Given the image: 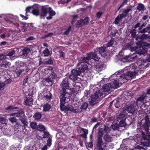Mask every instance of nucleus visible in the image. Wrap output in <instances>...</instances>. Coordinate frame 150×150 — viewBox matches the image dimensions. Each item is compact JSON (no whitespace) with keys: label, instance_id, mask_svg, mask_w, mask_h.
<instances>
[{"label":"nucleus","instance_id":"c756f323","mask_svg":"<svg viewBox=\"0 0 150 150\" xmlns=\"http://www.w3.org/2000/svg\"><path fill=\"white\" fill-rule=\"evenodd\" d=\"M141 32L142 33H145L147 32L150 33V24H148V26L144 28Z\"/></svg>","mask_w":150,"mask_h":150},{"label":"nucleus","instance_id":"6ab92c4d","mask_svg":"<svg viewBox=\"0 0 150 150\" xmlns=\"http://www.w3.org/2000/svg\"><path fill=\"white\" fill-rule=\"evenodd\" d=\"M77 68L81 71V72H83L85 70L88 69L87 65L83 63H80L78 64Z\"/></svg>","mask_w":150,"mask_h":150},{"label":"nucleus","instance_id":"473e14b6","mask_svg":"<svg viewBox=\"0 0 150 150\" xmlns=\"http://www.w3.org/2000/svg\"><path fill=\"white\" fill-rule=\"evenodd\" d=\"M90 59L87 57H81L80 61H81L80 63H83L86 64V63H87L89 62Z\"/></svg>","mask_w":150,"mask_h":150},{"label":"nucleus","instance_id":"bb28decb","mask_svg":"<svg viewBox=\"0 0 150 150\" xmlns=\"http://www.w3.org/2000/svg\"><path fill=\"white\" fill-rule=\"evenodd\" d=\"M52 106L50 104L47 103L43 105V111L45 112L49 111L51 108Z\"/></svg>","mask_w":150,"mask_h":150},{"label":"nucleus","instance_id":"1a4fd4ad","mask_svg":"<svg viewBox=\"0 0 150 150\" xmlns=\"http://www.w3.org/2000/svg\"><path fill=\"white\" fill-rule=\"evenodd\" d=\"M137 56L135 54H129L128 56L122 57L120 59V60L122 62H126L127 61L133 62L135 61L137 58Z\"/></svg>","mask_w":150,"mask_h":150},{"label":"nucleus","instance_id":"aec40b11","mask_svg":"<svg viewBox=\"0 0 150 150\" xmlns=\"http://www.w3.org/2000/svg\"><path fill=\"white\" fill-rule=\"evenodd\" d=\"M146 97L145 94H143L141 95L137 99L136 102H134L137 104V106H139L142 105V104H143L144 103V101L145 98Z\"/></svg>","mask_w":150,"mask_h":150},{"label":"nucleus","instance_id":"5fc2aeb1","mask_svg":"<svg viewBox=\"0 0 150 150\" xmlns=\"http://www.w3.org/2000/svg\"><path fill=\"white\" fill-rule=\"evenodd\" d=\"M71 26H70L67 29V30L65 31L64 33V34L65 35H67L69 34L70 30L71 29Z\"/></svg>","mask_w":150,"mask_h":150},{"label":"nucleus","instance_id":"3c124183","mask_svg":"<svg viewBox=\"0 0 150 150\" xmlns=\"http://www.w3.org/2000/svg\"><path fill=\"white\" fill-rule=\"evenodd\" d=\"M112 128L114 130L118 129L119 128V126L117 123H115L111 126Z\"/></svg>","mask_w":150,"mask_h":150},{"label":"nucleus","instance_id":"f257e3e1","mask_svg":"<svg viewBox=\"0 0 150 150\" xmlns=\"http://www.w3.org/2000/svg\"><path fill=\"white\" fill-rule=\"evenodd\" d=\"M112 89L110 83L104 84L102 87V89H100L97 87H95L93 89V94H91L90 90H86L84 93V97L88 100L91 105L93 106L96 103V101L103 95L102 90L103 91L108 92Z\"/></svg>","mask_w":150,"mask_h":150},{"label":"nucleus","instance_id":"dca6fc26","mask_svg":"<svg viewBox=\"0 0 150 150\" xmlns=\"http://www.w3.org/2000/svg\"><path fill=\"white\" fill-rule=\"evenodd\" d=\"M145 122L142 125V127L144 129H146L147 130H149V127L150 125V120L149 118L148 115H146L145 118Z\"/></svg>","mask_w":150,"mask_h":150},{"label":"nucleus","instance_id":"0eeeda50","mask_svg":"<svg viewBox=\"0 0 150 150\" xmlns=\"http://www.w3.org/2000/svg\"><path fill=\"white\" fill-rule=\"evenodd\" d=\"M135 76V72L128 71L127 74H123L120 76L119 81L121 83H125L127 81V76H130L131 77H134Z\"/></svg>","mask_w":150,"mask_h":150},{"label":"nucleus","instance_id":"4468645a","mask_svg":"<svg viewBox=\"0 0 150 150\" xmlns=\"http://www.w3.org/2000/svg\"><path fill=\"white\" fill-rule=\"evenodd\" d=\"M57 77V73L54 70L51 72L50 75L48 77L45 79V81L49 83L52 82L53 80Z\"/></svg>","mask_w":150,"mask_h":150},{"label":"nucleus","instance_id":"2f4dec72","mask_svg":"<svg viewBox=\"0 0 150 150\" xmlns=\"http://www.w3.org/2000/svg\"><path fill=\"white\" fill-rule=\"evenodd\" d=\"M90 141L88 144V146L89 147L92 148L93 144V137L91 135L90 136Z\"/></svg>","mask_w":150,"mask_h":150},{"label":"nucleus","instance_id":"58836bf2","mask_svg":"<svg viewBox=\"0 0 150 150\" xmlns=\"http://www.w3.org/2000/svg\"><path fill=\"white\" fill-rule=\"evenodd\" d=\"M32 13L33 15L36 16H38L40 15L38 9L37 8H34L32 10Z\"/></svg>","mask_w":150,"mask_h":150},{"label":"nucleus","instance_id":"e433bc0d","mask_svg":"<svg viewBox=\"0 0 150 150\" xmlns=\"http://www.w3.org/2000/svg\"><path fill=\"white\" fill-rule=\"evenodd\" d=\"M37 123L35 122H31L30 124V126L31 128L33 129H36L37 127Z\"/></svg>","mask_w":150,"mask_h":150},{"label":"nucleus","instance_id":"a211bd4d","mask_svg":"<svg viewBox=\"0 0 150 150\" xmlns=\"http://www.w3.org/2000/svg\"><path fill=\"white\" fill-rule=\"evenodd\" d=\"M28 96L24 100L23 104L25 105L30 106L33 103V97L31 95L28 94Z\"/></svg>","mask_w":150,"mask_h":150},{"label":"nucleus","instance_id":"f3484780","mask_svg":"<svg viewBox=\"0 0 150 150\" xmlns=\"http://www.w3.org/2000/svg\"><path fill=\"white\" fill-rule=\"evenodd\" d=\"M19 120L21 121L22 124L23 125H21L19 124V126L20 127L21 126L23 130L24 129L26 131L27 130L26 128H28V122L27 121V119L25 118H22L21 119H19ZM23 132L24 131H23Z\"/></svg>","mask_w":150,"mask_h":150},{"label":"nucleus","instance_id":"4c0bfd02","mask_svg":"<svg viewBox=\"0 0 150 150\" xmlns=\"http://www.w3.org/2000/svg\"><path fill=\"white\" fill-rule=\"evenodd\" d=\"M114 39L112 38L106 44V46L107 47H111L113 44L114 42Z\"/></svg>","mask_w":150,"mask_h":150},{"label":"nucleus","instance_id":"0e129e2a","mask_svg":"<svg viewBox=\"0 0 150 150\" xmlns=\"http://www.w3.org/2000/svg\"><path fill=\"white\" fill-rule=\"evenodd\" d=\"M46 69L47 70L51 71V72H52V71L54 70H53V67H52L50 66H47L46 68Z\"/></svg>","mask_w":150,"mask_h":150},{"label":"nucleus","instance_id":"79ce46f5","mask_svg":"<svg viewBox=\"0 0 150 150\" xmlns=\"http://www.w3.org/2000/svg\"><path fill=\"white\" fill-rule=\"evenodd\" d=\"M42 53L45 56L47 57L50 55V52L48 49H47L43 50Z\"/></svg>","mask_w":150,"mask_h":150},{"label":"nucleus","instance_id":"b1692460","mask_svg":"<svg viewBox=\"0 0 150 150\" xmlns=\"http://www.w3.org/2000/svg\"><path fill=\"white\" fill-rule=\"evenodd\" d=\"M22 55L21 56H23L22 57L26 58L27 55H28L30 52V50L29 48L27 47H25L22 50Z\"/></svg>","mask_w":150,"mask_h":150},{"label":"nucleus","instance_id":"7ed1b4c3","mask_svg":"<svg viewBox=\"0 0 150 150\" xmlns=\"http://www.w3.org/2000/svg\"><path fill=\"white\" fill-rule=\"evenodd\" d=\"M69 83L68 79L65 78L63 79L60 85L61 90L59 91V98L60 99L67 98L70 96V94L68 90L69 89Z\"/></svg>","mask_w":150,"mask_h":150},{"label":"nucleus","instance_id":"69168bd1","mask_svg":"<svg viewBox=\"0 0 150 150\" xmlns=\"http://www.w3.org/2000/svg\"><path fill=\"white\" fill-rule=\"evenodd\" d=\"M97 120V119L95 117H94L92 118V119H91L90 122L91 123L95 122H96Z\"/></svg>","mask_w":150,"mask_h":150},{"label":"nucleus","instance_id":"6e6d98bb","mask_svg":"<svg viewBox=\"0 0 150 150\" xmlns=\"http://www.w3.org/2000/svg\"><path fill=\"white\" fill-rule=\"evenodd\" d=\"M120 18L119 16H117L115 18L114 23L115 24H117L119 23L120 21Z\"/></svg>","mask_w":150,"mask_h":150},{"label":"nucleus","instance_id":"393cba45","mask_svg":"<svg viewBox=\"0 0 150 150\" xmlns=\"http://www.w3.org/2000/svg\"><path fill=\"white\" fill-rule=\"evenodd\" d=\"M21 30L24 32L28 29V25L27 23H23L20 22Z\"/></svg>","mask_w":150,"mask_h":150},{"label":"nucleus","instance_id":"f8f14e48","mask_svg":"<svg viewBox=\"0 0 150 150\" xmlns=\"http://www.w3.org/2000/svg\"><path fill=\"white\" fill-rule=\"evenodd\" d=\"M0 70L1 71H4L5 68H9L11 65L10 63L5 59L0 60Z\"/></svg>","mask_w":150,"mask_h":150},{"label":"nucleus","instance_id":"052dcab7","mask_svg":"<svg viewBox=\"0 0 150 150\" xmlns=\"http://www.w3.org/2000/svg\"><path fill=\"white\" fill-rule=\"evenodd\" d=\"M28 25V29H31L33 28V24L32 23H27Z\"/></svg>","mask_w":150,"mask_h":150},{"label":"nucleus","instance_id":"13d9d810","mask_svg":"<svg viewBox=\"0 0 150 150\" xmlns=\"http://www.w3.org/2000/svg\"><path fill=\"white\" fill-rule=\"evenodd\" d=\"M130 33L131 34V37L133 39H134L136 38L137 36V32H130Z\"/></svg>","mask_w":150,"mask_h":150},{"label":"nucleus","instance_id":"ea45409f","mask_svg":"<svg viewBox=\"0 0 150 150\" xmlns=\"http://www.w3.org/2000/svg\"><path fill=\"white\" fill-rule=\"evenodd\" d=\"M15 51L13 50L10 51H7L5 52L6 55L8 56H11L15 53Z\"/></svg>","mask_w":150,"mask_h":150},{"label":"nucleus","instance_id":"37998d69","mask_svg":"<svg viewBox=\"0 0 150 150\" xmlns=\"http://www.w3.org/2000/svg\"><path fill=\"white\" fill-rule=\"evenodd\" d=\"M50 136V134L49 132L45 131L43 132V134L42 135L43 138H49Z\"/></svg>","mask_w":150,"mask_h":150},{"label":"nucleus","instance_id":"4d7b16f0","mask_svg":"<svg viewBox=\"0 0 150 150\" xmlns=\"http://www.w3.org/2000/svg\"><path fill=\"white\" fill-rule=\"evenodd\" d=\"M115 106L116 108H119L120 107L121 105L120 104V101L119 100H116V101L115 104Z\"/></svg>","mask_w":150,"mask_h":150},{"label":"nucleus","instance_id":"5701e85b","mask_svg":"<svg viewBox=\"0 0 150 150\" xmlns=\"http://www.w3.org/2000/svg\"><path fill=\"white\" fill-rule=\"evenodd\" d=\"M106 65L104 63L102 62L100 64H98L96 66L95 68L97 71H100L105 69Z\"/></svg>","mask_w":150,"mask_h":150},{"label":"nucleus","instance_id":"423d86ee","mask_svg":"<svg viewBox=\"0 0 150 150\" xmlns=\"http://www.w3.org/2000/svg\"><path fill=\"white\" fill-rule=\"evenodd\" d=\"M145 133L143 131L142 132V137L144 140V142H142V144L144 146L149 147L150 146V132L149 130L144 129Z\"/></svg>","mask_w":150,"mask_h":150},{"label":"nucleus","instance_id":"8fccbe9b","mask_svg":"<svg viewBox=\"0 0 150 150\" xmlns=\"http://www.w3.org/2000/svg\"><path fill=\"white\" fill-rule=\"evenodd\" d=\"M83 20L84 25L87 24L90 21V19L88 17H86L84 18Z\"/></svg>","mask_w":150,"mask_h":150},{"label":"nucleus","instance_id":"ddd939ff","mask_svg":"<svg viewBox=\"0 0 150 150\" xmlns=\"http://www.w3.org/2000/svg\"><path fill=\"white\" fill-rule=\"evenodd\" d=\"M79 107L76 108L80 111L79 112H81L82 111L86 110L88 107V104L86 102L83 101L82 100L79 102Z\"/></svg>","mask_w":150,"mask_h":150},{"label":"nucleus","instance_id":"49530a36","mask_svg":"<svg viewBox=\"0 0 150 150\" xmlns=\"http://www.w3.org/2000/svg\"><path fill=\"white\" fill-rule=\"evenodd\" d=\"M52 137H49L47 140V146L50 147L52 144Z\"/></svg>","mask_w":150,"mask_h":150},{"label":"nucleus","instance_id":"c03bdc74","mask_svg":"<svg viewBox=\"0 0 150 150\" xmlns=\"http://www.w3.org/2000/svg\"><path fill=\"white\" fill-rule=\"evenodd\" d=\"M139 48L137 46V47H130V50L131 51H136L135 52L136 53H134L133 54H135L136 55V54H138V53H137L136 52V51L138 50H139Z\"/></svg>","mask_w":150,"mask_h":150},{"label":"nucleus","instance_id":"de8ad7c7","mask_svg":"<svg viewBox=\"0 0 150 150\" xmlns=\"http://www.w3.org/2000/svg\"><path fill=\"white\" fill-rule=\"evenodd\" d=\"M52 94L50 93V95H46L44 96V98L47 100H50L52 99Z\"/></svg>","mask_w":150,"mask_h":150},{"label":"nucleus","instance_id":"a878e982","mask_svg":"<svg viewBox=\"0 0 150 150\" xmlns=\"http://www.w3.org/2000/svg\"><path fill=\"white\" fill-rule=\"evenodd\" d=\"M49 16L46 18L47 20H50L52 18V17L55 16L56 14V13L53 10H49L48 11Z\"/></svg>","mask_w":150,"mask_h":150},{"label":"nucleus","instance_id":"412c9836","mask_svg":"<svg viewBox=\"0 0 150 150\" xmlns=\"http://www.w3.org/2000/svg\"><path fill=\"white\" fill-rule=\"evenodd\" d=\"M119 78L118 79V81L117 82L116 80L113 79L110 83V86H111L112 88L116 89L119 87V83L122 84L119 81Z\"/></svg>","mask_w":150,"mask_h":150},{"label":"nucleus","instance_id":"20e7f679","mask_svg":"<svg viewBox=\"0 0 150 150\" xmlns=\"http://www.w3.org/2000/svg\"><path fill=\"white\" fill-rule=\"evenodd\" d=\"M66 98L60 99L59 107L61 111H71L75 113L79 112L80 111L76 108L74 109V107L72 105L68 104L66 106L65 105Z\"/></svg>","mask_w":150,"mask_h":150},{"label":"nucleus","instance_id":"774afa93","mask_svg":"<svg viewBox=\"0 0 150 150\" xmlns=\"http://www.w3.org/2000/svg\"><path fill=\"white\" fill-rule=\"evenodd\" d=\"M5 86V84L4 83H0V90H2L4 89Z\"/></svg>","mask_w":150,"mask_h":150},{"label":"nucleus","instance_id":"a19ab883","mask_svg":"<svg viewBox=\"0 0 150 150\" xmlns=\"http://www.w3.org/2000/svg\"><path fill=\"white\" fill-rule=\"evenodd\" d=\"M45 127L43 125H39L38 130L39 131L44 132L45 131Z\"/></svg>","mask_w":150,"mask_h":150},{"label":"nucleus","instance_id":"338daca9","mask_svg":"<svg viewBox=\"0 0 150 150\" xmlns=\"http://www.w3.org/2000/svg\"><path fill=\"white\" fill-rule=\"evenodd\" d=\"M102 14L103 13L102 11H99L98 12L96 13L97 17L98 18H100L101 17Z\"/></svg>","mask_w":150,"mask_h":150},{"label":"nucleus","instance_id":"6e6552de","mask_svg":"<svg viewBox=\"0 0 150 150\" xmlns=\"http://www.w3.org/2000/svg\"><path fill=\"white\" fill-rule=\"evenodd\" d=\"M126 118V115L123 113H120L117 117V120L119 122V126L121 127H125L127 125L125 121Z\"/></svg>","mask_w":150,"mask_h":150},{"label":"nucleus","instance_id":"09e8293b","mask_svg":"<svg viewBox=\"0 0 150 150\" xmlns=\"http://www.w3.org/2000/svg\"><path fill=\"white\" fill-rule=\"evenodd\" d=\"M6 56L5 53L3 54H0V60H3L4 59L6 60L7 58Z\"/></svg>","mask_w":150,"mask_h":150},{"label":"nucleus","instance_id":"39448f33","mask_svg":"<svg viewBox=\"0 0 150 150\" xmlns=\"http://www.w3.org/2000/svg\"><path fill=\"white\" fill-rule=\"evenodd\" d=\"M103 134V131L101 129H98V135L97 136V139L96 143V146L97 150H103L104 147L102 146L103 142L102 137Z\"/></svg>","mask_w":150,"mask_h":150},{"label":"nucleus","instance_id":"9b49d317","mask_svg":"<svg viewBox=\"0 0 150 150\" xmlns=\"http://www.w3.org/2000/svg\"><path fill=\"white\" fill-rule=\"evenodd\" d=\"M71 74L69 75V78L73 80H77V76H79L81 72L79 69H73L71 71Z\"/></svg>","mask_w":150,"mask_h":150},{"label":"nucleus","instance_id":"f03ea898","mask_svg":"<svg viewBox=\"0 0 150 150\" xmlns=\"http://www.w3.org/2000/svg\"><path fill=\"white\" fill-rule=\"evenodd\" d=\"M141 35L142 41H139L136 43V44L139 48V49L136 51V52L140 56L144 55L146 54L147 52L148 47H150V45L146 42H143V41L147 39L150 38V36L147 34L142 33Z\"/></svg>","mask_w":150,"mask_h":150},{"label":"nucleus","instance_id":"72a5a7b5","mask_svg":"<svg viewBox=\"0 0 150 150\" xmlns=\"http://www.w3.org/2000/svg\"><path fill=\"white\" fill-rule=\"evenodd\" d=\"M42 116V114L39 112H37L36 113L34 114L33 116V117H34L35 120H40Z\"/></svg>","mask_w":150,"mask_h":150},{"label":"nucleus","instance_id":"603ef678","mask_svg":"<svg viewBox=\"0 0 150 150\" xmlns=\"http://www.w3.org/2000/svg\"><path fill=\"white\" fill-rule=\"evenodd\" d=\"M95 54V53L92 52H90L89 53L87 54L88 57V58L90 59H93V58L94 55Z\"/></svg>","mask_w":150,"mask_h":150},{"label":"nucleus","instance_id":"864d4df0","mask_svg":"<svg viewBox=\"0 0 150 150\" xmlns=\"http://www.w3.org/2000/svg\"><path fill=\"white\" fill-rule=\"evenodd\" d=\"M44 93L43 92L39 94L38 96V98L40 100H41L44 98Z\"/></svg>","mask_w":150,"mask_h":150},{"label":"nucleus","instance_id":"cd10ccee","mask_svg":"<svg viewBox=\"0 0 150 150\" xmlns=\"http://www.w3.org/2000/svg\"><path fill=\"white\" fill-rule=\"evenodd\" d=\"M136 8L137 10H139V11H144L145 9V7L142 4H138Z\"/></svg>","mask_w":150,"mask_h":150},{"label":"nucleus","instance_id":"680f3d73","mask_svg":"<svg viewBox=\"0 0 150 150\" xmlns=\"http://www.w3.org/2000/svg\"><path fill=\"white\" fill-rule=\"evenodd\" d=\"M8 45V43L6 41H3L1 42L0 44V46H6L7 45Z\"/></svg>","mask_w":150,"mask_h":150},{"label":"nucleus","instance_id":"9d476101","mask_svg":"<svg viewBox=\"0 0 150 150\" xmlns=\"http://www.w3.org/2000/svg\"><path fill=\"white\" fill-rule=\"evenodd\" d=\"M51 8L49 7L48 5H45L41 6V12L40 13V19H44L46 16L49 10H50Z\"/></svg>","mask_w":150,"mask_h":150},{"label":"nucleus","instance_id":"7c9ffc66","mask_svg":"<svg viewBox=\"0 0 150 150\" xmlns=\"http://www.w3.org/2000/svg\"><path fill=\"white\" fill-rule=\"evenodd\" d=\"M34 8V7L33 6H28L25 9L26 16H27L29 15L28 14V13H32V10Z\"/></svg>","mask_w":150,"mask_h":150},{"label":"nucleus","instance_id":"2eb2a0df","mask_svg":"<svg viewBox=\"0 0 150 150\" xmlns=\"http://www.w3.org/2000/svg\"><path fill=\"white\" fill-rule=\"evenodd\" d=\"M138 107L137 104L134 102L133 105H131L127 107V110L129 113H133L137 111Z\"/></svg>","mask_w":150,"mask_h":150},{"label":"nucleus","instance_id":"f704fd0d","mask_svg":"<svg viewBox=\"0 0 150 150\" xmlns=\"http://www.w3.org/2000/svg\"><path fill=\"white\" fill-rule=\"evenodd\" d=\"M13 20H14L12 18H11L10 19H9L8 18H7V19H6V22L8 23H9V24L12 23L13 24L16 25L17 26V28H18V26H19V24L18 23H16V25L15 24V23H14V22H13Z\"/></svg>","mask_w":150,"mask_h":150},{"label":"nucleus","instance_id":"e2e57ef3","mask_svg":"<svg viewBox=\"0 0 150 150\" xmlns=\"http://www.w3.org/2000/svg\"><path fill=\"white\" fill-rule=\"evenodd\" d=\"M100 125V123L98 122L93 127V132H94L96 128L98 127V126Z\"/></svg>","mask_w":150,"mask_h":150},{"label":"nucleus","instance_id":"c9c22d12","mask_svg":"<svg viewBox=\"0 0 150 150\" xmlns=\"http://www.w3.org/2000/svg\"><path fill=\"white\" fill-rule=\"evenodd\" d=\"M104 138L106 142H111L112 140V138L107 134L105 135Z\"/></svg>","mask_w":150,"mask_h":150},{"label":"nucleus","instance_id":"4be33fe9","mask_svg":"<svg viewBox=\"0 0 150 150\" xmlns=\"http://www.w3.org/2000/svg\"><path fill=\"white\" fill-rule=\"evenodd\" d=\"M107 47H101L98 48V52L101 56L105 57L106 56V50Z\"/></svg>","mask_w":150,"mask_h":150},{"label":"nucleus","instance_id":"c85d7f7f","mask_svg":"<svg viewBox=\"0 0 150 150\" xmlns=\"http://www.w3.org/2000/svg\"><path fill=\"white\" fill-rule=\"evenodd\" d=\"M83 20L82 19H81L78 21L76 24V27L80 28L84 25L83 24Z\"/></svg>","mask_w":150,"mask_h":150},{"label":"nucleus","instance_id":"bf43d9fd","mask_svg":"<svg viewBox=\"0 0 150 150\" xmlns=\"http://www.w3.org/2000/svg\"><path fill=\"white\" fill-rule=\"evenodd\" d=\"M34 39V37L33 36H30L29 37L25 39V41H29L33 40Z\"/></svg>","mask_w":150,"mask_h":150},{"label":"nucleus","instance_id":"a18cd8bd","mask_svg":"<svg viewBox=\"0 0 150 150\" xmlns=\"http://www.w3.org/2000/svg\"><path fill=\"white\" fill-rule=\"evenodd\" d=\"M18 108L17 107H14L12 105H9L6 108V109L7 110L10 111V110H13L15 109H16Z\"/></svg>","mask_w":150,"mask_h":150}]
</instances>
